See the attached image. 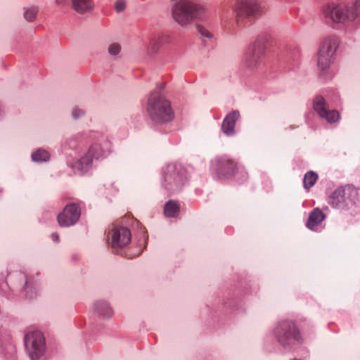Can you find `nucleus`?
<instances>
[{"label":"nucleus","mask_w":360,"mask_h":360,"mask_svg":"<svg viewBox=\"0 0 360 360\" xmlns=\"http://www.w3.org/2000/svg\"><path fill=\"white\" fill-rule=\"evenodd\" d=\"M146 111L151 121L157 124L171 122L174 118V112L170 102L158 92L152 93L147 102Z\"/></svg>","instance_id":"nucleus-1"},{"label":"nucleus","mask_w":360,"mask_h":360,"mask_svg":"<svg viewBox=\"0 0 360 360\" xmlns=\"http://www.w3.org/2000/svg\"><path fill=\"white\" fill-rule=\"evenodd\" d=\"M37 13H38V8L37 7L32 6V7L27 8L25 11V12L24 13V17L26 20L31 22L35 19Z\"/></svg>","instance_id":"nucleus-25"},{"label":"nucleus","mask_w":360,"mask_h":360,"mask_svg":"<svg viewBox=\"0 0 360 360\" xmlns=\"http://www.w3.org/2000/svg\"><path fill=\"white\" fill-rule=\"evenodd\" d=\"M323 14L326 19L334 22L353 21L360 15V0H356L350 7L345 4H329L324 8Z\"/></svg>","instance_id":"nucleus-4"},{"label":"nucleus","mask_w":360,"mask_h":360,"mask_svg":"<svg viewBox=\"0 0 360 360\" xmlns=\"http://www.w3.org/2000/svg\"><path fill=\"white\" fill-rule=\"evenodd\" d=\"M49 158V153L45 150L39 149L32 155V159L34 162L46 161Z\"/></svg>","instance_id":"nucleus-22"},{"label":"nucleus","mask_w":360,"mask_h":360,"mask_svg":"<svg viewBox=\"0 0 360 360\" xmlns=\"http://www.w3.org/2000/svg\"><path fill=\"white\" fill-rule=\"evenodd\" d=\"M313 108L317 114L329 123H334L340 119V114L335 110H328L323 97L317 96L313 101Z\"/></svg>","instance_id":"nucleus-13"},{"label":"nucleus","mask_w":360,"mask_h":360,"mask_svg":"<svg viewBox=\"0 0 360 360\" xmlns=\"http://www.w3.org/2000/svg\"><path fill=\"white\" fill-rule=\"evenodd\" d=\"M122 50V46L119 43L113 42L108 45V53L111 56H117Z\"/></svg>","instance_id":"nucleus-24"},{"label":"nucleus","mask_w":360,"mask_h":360,"mask_svg":"<svg viewBox=\"0 0 360 360\" xmlns=\"http://www.w3.org/2000/svg\"><path fill=\"white\" fill-rule=\"evenodd\" d=\"M179 212V205L174 201H169L165 206V214L167 217H174Z\"/></svg>","instance_id":"nucleus-18"},{"label":"nucleus","mask_w":360,"mask_h":360,"mask_svg":"<svg viewBox=\"0 0 360 360\" xmlns=\"http://www.w3.org/2000/svg\"><path fill=\"white\" fill-rule=\"evenodd\" d=\"M72 114L75 119H78L84 115V112L82 110L76 108L73 110Z\"/></svg>","instance_id":"nucleus-28"},{"label":"nucleus","mask_w":360,"mask_h":360,"mask_svg":"<svg viewBox=\"0 0 360 360\" xmlns=\"http://www.w3.org/2000/svg\"><path fill=\"white\" fill-rule=\"evenodd\" d=\"M80 214L79 206L76 203H70L65 207L62 212L58 214V223L62 227L72 226L78 221Z\"/></svg>","instance_id":"nucleus-12"},{"label":"nucleus","mask_w":360,"mask_h":360,"mask_svg":"<svg viewBox=\"0 0 360 360\" xmlns=\"http://www.w3.org/2000/svg\"><path fill=\"white\" fill-rule=\"evenodd\" d=\"M93 158L89 155L87 153L86 155L82 158L78 162H76L75 167L81 172L86 171L89 166L91 164Z\"/></svg>","instance_id":"nucleus-20"},{"label":"nucleus","mask_w":360,"mask_h":360,"mask_svg":"<svg viewBox=\"0 0 360 360\" xmlns=\"http://www.w3.org/2000/svg\"><path fill=\"white\" fill-rule=\"evenodd\" d=\"M338 46V39L335 36L326 37L319 48L318 53V67L323 71L331 64L333 56Z\"/></svg>","instance_id":"nucleus-7"},{"label":"nucleus","mask_w":360,"mask_h":360,"mask_svg":"<svg viewBox=\"0 0 360 360\" xmlns=\"http://www.w3.org/2000/svg\"><path fill=\"white\" fill-rule=\"evenodd\" d=\"M266 50L265 40L263 38H257L245 51L243 61L249 68H255L260 66L262 57Z\"/></svg>","instance_id":"nucleus-8"},{"label":"nucleus","mask_w":360,"mask_h":360,"mask_svg":"<svg viewBox=\"0 0 360 360\" xmlns=\"http://www.w3.org/2000/svg\"><path fill=\"white\" fill-rule=\"evenodd\" d=\"M156 45H157V39H152L150 41V43L148 45V49H151V51L155 52L156 50Z\"/></svg>","instance_id":"nucleus-29"},{"label":"nucleus","mask_w":360,"mask_h":360,"mask_svg":"<svg viewBox=\"0 0 360 360\" xmlns=\"http://www.w3.org/2000/svg\"><path fill=\"white\" fill-rule=\"evenodd\" d=\"M216 167L218 174L224 177L233 176L237 170L236 163L225 158L216 160Z\"/></svg>","instance_id":"nucleus-14"},{"label":"nucleus","mask_w":360,"mask_h":360,"mask_svg":"<svg viewBox=\"0 0 360 360\" xmlns=\"http://www.w3.org/2000/svg\"><path fill=\"white\" fill-rule=\"evenodd\" d=\"M357 195L354 187L347 185L335 189L329 196L328 202L333 208L348 210L354 205Z\"/></svg>","instance_id":"nucleus-5"},{"label":"nucleus","mask_w":360,"mask_h":360,"mask_svg":"<svg viewBox=\"0 0 360 360\" xmlns=\"http://www.w3.org/2000/svg\"><path fill=\"white\" fill-rule=\"evenodd\" d=\"M163 186L172 193L180 191L187 181L186 171L181 165L169 164L164 170Z\"/></svg>","instance_id":"nucleus-6"},{"label":"nucleus","mask_w":360,"mask_h":360,"mask_svg":"<svg viewBox=\"0 0 360 360\" xmlns=\"http://www.w3.org/2000/svg\"><path fill=\"white\" fill-rule=\"evenodd\" d=\"M96 310L101 314L105 316H110L111 314V309L109 305L103 301L99 302L96 304Z\"/></svg>","instance_id":"nucleus-23"},{"label":"nucleus","mask_w":360,"mask_h":360,"mask_svg":"<svg viewBox=\"0 0 360 360\" xmlns=\"http://www.w3.org/2000/svg\"><path fill=\"white\" fill-rule=\"evenodd\" d=\"M290 360H304V359H297V358H294V359H291Z\"/></svg>","instance_id":"nucleus-32"},{"label":"nucleus","mask_w":360,"mask_h":360,"mask_svg":"<svg viewBox=\"0 0 360 360\" xmlns=\"http://www.w3.org/2000/svg\"><path fill=\"white\" fill-rule=\"evenodd\" d=\"M112 248L117 251L127 245L131 241V232L129 229L123 226H117L112 229L108 236Z\"/></svg>","instance_id":"nucleus-11"},{"label":"nucleus","mask_w":360,"mask_h":360,"mask_svg":"<svg viewBox=\"0 0 360 360\" xmlns=\"http://www.w3.org/2000/svg\"><path fill=\"white\" fill-rule=\"evenodd\" d=\"M72 8L79 13H84L92 9L94 5L91 0H71Z\"/></svg>","instance_id":"nucleus-17"},{"label":"nucleus","mask_w":360,"mask_h":360,"mask_svg":"<svg viewBox=\"0 0 360 360\" xmlns=\"http://www.w3.org/2000/svg\"><path fill=\"white\" fill-rule=\"evenodd\" d=\"M197 30L202 36H203L205 37H207V38L212 37V34L210 32V31L201 25L197 26Z\"/></svg>","instance_id":"nucleus-26"},{"label":"nucleus","mask_w":360,"mask_h":360,"mask_svg":"<svg viewBox=\"0 0 360 360\" xmlns=\"http://www.w3.org/2000/svg\"><path fill=\"white\" fill-rule=\"evenodd\" d=\"M51 238H52V239H53L54 241H56V242H58V240H59V237H58V234H57V233H52V235H51Z\"/></svg>","instance_id":"nucleus-31"},{"label":"nucleus","mask_w":360,"mask_h":360,"mask_svg":"<svg viewBox=\"0 0 360 360\" xmlns=\"http://www.w3.org/2000/svg\"><path fill=\"white\" fill-rule=\"evenodd\" d=\"M25 347L32 360L39 359L44 352L45 339L40 331L29 333L25 336Z\"/></svg>","instance_id":"nucleus-10"},{"label":"nucleus","mask_w":360,"mask_h":360,"mask_svg":"<svg viewBox=\"0 0 360 360\" xmlns=\"http://www.w3.org/2000/svg\"><path fill=\"white\" fill-rule=\"evenodd\" d=\"M278 342L285 348H292L296 344H302L303 338L297 324L291 320L281 321L276 328Z\"/></svg>","instance_id":"nucleus-3"},{"label":"nucleus","mask_w":360,"mask_h":360,"mask_svg":"<svg viewBox=\"0 0 360 360\" xmlns=\"http://www.w3.org/2000/svg\"><path fill=\"white\" fill-rule=\"evenodd\" d=\"M202 13V8L200 5L188 0H180L172 8L173 19L183 27H187L199 18Z\"/></svg>","instance_id":"nucleus-2"},{"label":"nucleus","mask_w":360,"mask_h":360,"mask_svg":"<svg viewBox=\"0 0 360 360\" xmlns=\"http://www.w3.org/2000/svg\"><path fill=\"white\" fill-rule=\"evenodd\" d=\"M317 179H318V175L315 172H314L312 171L308 172L304 175V177L303 179L304 187L306 189H309V188H311V186H313L314 185Z\"/></svg>","instance_id":"nucleus-21"},{"label":"nucleus","mask_w":360,"mask_h":360,"mask_svg":"<svg viewBox=\"0 0 360 360\" xmlns=\"http://www.w3.org/2000/svg\"><path fill=\"white\" fill-rule=\"evenodd\" d=\"M326 218V215L319 208H315L310 213L307 227L311 230H314L316 226L320 224Z\"/></svg>","instance_id":"nucleus-16"},{"label":"nucleus","mask_w":360,"mask_h":360,"mask_svg":"<svg viewBox=\"0 0 360 360\" xmlns=\"http://www.w3.org/2000/svg\"><path fill=\"white\" fill-rule=\"evenodd\" d=\"M117 12H122L126 7V3L124 0H118L115 4Z\"/></svg>","instance_id":"nucleus-27"},{"label":"nucleus","mask_w":360,"mask_h":360,"mask_svg":"<svg viewBox=\"0 0 360 360\" xmlns=\"http://www.w3.org/2000/svg\"><path fill=\"white\" fill-rule=\"evenodd\" d=\"M88 153L92 158L98 159L99 158L105 155V151L103 148L101 144L94 143L90 147Z\"/></svg>","instance_id":"nucleus-19"},{"label":"nucleus","mask_w":360,"mask_h":360,"mask_svg":"<svg viewBox=\"0 0 360 360\" xmlns=\"http://www.w3.org/2000/svg\"><path fill=\"white\" fill-rule=\"evenodd\" d=\"M239 117L238 110H233L226 116L221 124V131L224 134L229 136L235 134V125Z\"/></svg>","instance_id":"nucleus-15"},{"label":"nucleus","mask_w":360,"mask_h":360,"mask_svg":"<svg viewBox=\"0 0 360 360\" xmlns=\"http://www.w3.org/2000/svg\"><path fill=\"white\" fill-rule=\"evenodd\" d=\"M234 12L238 22H240L259 15L260 8L256 0H237Z\"/></svg>","instance_id":"nucleus-9"},{"label":"nucleus","mask_w":360,"mask_h":360,"mask_svg":"<svg viewBox=\"0 0 360 360\" xmlns=\"http://www.w3.org/2000/svg\"><path fill=\"white\" fill-rule=\"evenodd\" d=\"M68 0H56V4L58 6H64L68 3Z\"/></svg>","instance_id":"nucleus-30"}]
</instances>
